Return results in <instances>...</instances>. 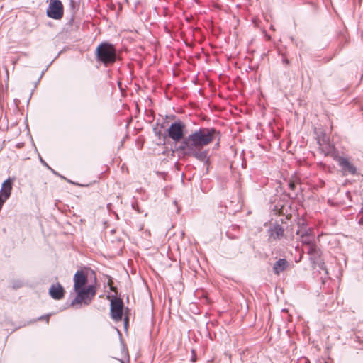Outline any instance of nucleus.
Returning a JSON list of instances; mask_svg holds the SVG:
<instances>
[{
	"instance_id": "b1692460",
	"label": "nucleus",
	"mask_w": 363,
	"mask_h": 363,
	"mask_svg": "<svg viewBox=\"0 0 363 363\" xmlns=\"http://www.w3.org/2000/svg\"><path fill=\"white\" fill-rule=\"evenodd\" d=\"M128 324V318L125 319V326L126 327Z\"/></svg>"
},
{
	"instance_id": "dca6fc26",
	"label": "nucleus",
	"mask_w": 363,
	"mask_h": 363,
	"mask_svg": "<svg viewBox=\"0 0 363 363\" xmlns=\"http://www.w3.org/2000/svg\"><path fill=\"white\" fill-rule=\"evenodd\" d=\"M313 264V267H315V266H318V267L322 269V270H324L327 272L326 271V267L325 266V264L324 262H321L320 261V259L318 260V263H316V264Z\"/></svg>"
},
{
	"instance_id": "c756f323",
	"label": "nucleus",
	"mask_w": 363,
	"mask_h": 363,
	"mask_svg": "<svg viewBox=\"0 0 363 363\" xmlns=\"http://www.w3.org/2000/svg\"><path fill=\"white\" fill-rule=\"evenodd\" d=\"M271 37L269 35L267 36V39L269 40Z\"/></svg>"
},
{
	"instance_id": "4468645a",
	"label": "nucleus",
	"mask_w": 363,
	"mask_h": 363,
	"mask_svg": "<svg viewBox=\"0 0 363 363\" xmlns=\"http://www.w3.org/2000/svg\"><path fill=\"white\" fill-rule=\"evenodd\" d=\"M79 4H80V0H69V9L72 11V16L70 19L71 23L74 21V15H75L76 12L79 9Z\"/></svg>"
},
{
	"instance_id": "a878e982",
	"label": "nucleus",
	"mask_w": 363,
	"mask_h": 363,
	"mask_svg": "<svg viewBox=\"0 0 363 363\" xmlns=\"http://www.w3.org/2000/svg\"><path fill=\"white\" fill-rule=\"evenodd\" d=\"M216 139H217V144H216V146H218V144H219V142H218V138H216ZM214 140H216V138H215Z\"/></svg>"
},
{
	"instance_id": "1a4fd4ad",
	"label": "nucleus",
	"mask_w": 363,
	"mask_h": 363,
	"mask_svg": "<svg viewBox=\"0 0 363 363\" xmlns=\"http://www.w3.org/2000/svg\"><path fill=\"white\" fill-rule=\"evenodd\" d=\"M50 296L55 300H60L65 296V290L59 283L52 284L49 289Z\"/></svg>"
},
{
	"instance_id": "7c9ffc66",
	"label": "nucleus",
	"mask_w": 363,
	"mask_h": 363,
	"mask_svg": "<svg viewBox=\"0 0 363 363\" xmlns=\"http://www.w3.org/2000/svg\"><path fill=\"white\" fill-rule=\"evenodd\" d=\"M49 322V320H48V316L47 317V323Z\"/></svg>"
},
{
	"instance_id": "f3484780",
	"label": "nucleus",
	"mask_w": 363,
	"mask_h": 363,
	"mask_svg": "<svg viewBox=\"0 0 363 363\" xmlns=\"http://www.w3.org/2000/svg\"><path fill=\"white\" fill-rule=\"evenodd\" d=\"M132 208L135 211H137L138 213H143V211L140 210V207H139V205L137 202H135V203H132Z\"/></svg>"
},
{
	"instance_id": "393cba45",
	"label": "nucleus",
	"mask_w": 363,
	"mask_h": 363,
	"mask_svg": "<svg viewBox=\"0 0 363 363\" xmlns=\"http://www.w3.org/2000/svg\"><path fill=\"white\" fill-rule=\"evenodd\" d=\"M317 363H327V362L325 361L319 360L317 362Z\"/></svg>"
},
{
	"instance_id": "aec40b11",
	"label": "nucleus",
	"mask_w": 363,
	"mask_h": 363,
	"mask_svg": "<svg viewBox=\"0 0 363 363\" xmlns=\"http://www.w3.org/2000/svg\"><path fill=\"white\" fill-rule=\"evenodd\" d=\"M21 286H22L21 282L17 281L16 283H13V287L14 289H18V288H20Z\"/></svg>"
},
{
	"instance_id": "39448f33",
	"label": "nucleus",
	"mask_w": 363,
	"mask_h": 363,
	"mask_svg": "<svg viewBox=\"0 0 363 363\" xmlns=\"http://www.w3.org/2000/svg\"><path fill=\"white\" fill-rule=\"evenodd\" d=\"M46 15L48 17L60 20L64 16V6L60 0H50L46 9Z\"/></svg>"
},
{
	"instance_id": "bb28decb",
	"label": "nucleus",
	"mask_w": 363,
	"mask_h": 363,
	"mask_svg": "<svg viewBox=\"0 0 363 363\" xmlns=\"http://www.w3.org/2000/svg\"><path fill=\"white\" fill-rule=\"evenodd\" d=\"M296 250L297 251H299V247H298V246H296Z\"/></svg>"
},
{
	"instance_id": "20e7f679",
	"label": "nucleus",
	"mask_w": 363,
	"mask_h": 363,
	"mask_svg": "<svg viewBox=\"0 0 363 363\" xmlns=\"http://www.w3.org/2000/svg\"><path fill=\"white\" fill-rule=\"evenodd\" d=\"M185 129V123L181 120H177L172 123L167 129V135L176 143L182 141L186 138L184 137Z\"/></svg>"
},
{
	"instance_id": "412c9836",
	"label": "nucleus",
	"mask_w": 363,
	"mask_h": 363,
	"mask_svg": "<svg viewBox=\"0 0 363 363\" xmlns=\"http://www.w3.org/2000/svg\"><path fill=\"white\" fill-rule=\"evenodd\" d=\"M40 162L45 166L48 169H50V167L46 163L45 161H44L41 157H40Z\"/></svg>"
},
{
	"instance_id": "9d476101",
	"label": "nucleus",
	"mask_w": 363,
	"mask_h": 363,
	"mask_svg": "<svg viewBox=\"0 0 363 363\" xmlns=\"http://www.w3.org/2000/svg\"><path fill=\"white\" fill-rule=\"evenodd\" d=\"M289 267V262L284 258L279 259L272 267L273 272L275 275H280L281 272L285 271Z\"/></svg>"
},
{
	"instance_id": "7ed1b4c3",
	"label": "nucleus",
	"mask_w": 363,
	"mask_h": 363,
	"mask_svg": "<svg viewBox=\"0 0 363 363\" xmlns=\"http://www.w3.org/2000/svg\"><path fill=\"white\" fill-rule=\"evenodd\" d=\"M97 60L105 66L113 64L116 60V50L113 44L101 43L96 50Z\"/></svg>"
},
{
	"instance_id": "f257e3e1",
	"label": "nucleus",
	"mask_w": 363,
	"mask_h": 363,
	"mask_svg": "<svg viewBox=\"0 0 363 363\" xmlns=\"http://www.w3.org/2000/svg\"><path fill=\"white\" fill-rule=\"evenodd\" d=\"M218 138L220 142V133L215 128H200L186 136L177 147L184 156L194 157L200 162L208 163V150H202L204 146L211 143Z\"/></svg>"
},
{
	"instance_id": "a211bd4d",
	"label": "nucleus",
	"mask_w": 363,
	"mask_h": 363,
	"mask_svg": "<svg viewBox=\"0 0 363 363\" xmlns=\"http://www.w3.org/2000/svg\"><path fill=\"white\" fill-rule=\"evenodd\" d=\"M6 200L7 199H4V196L0 194V211L1 210L2 206Z\"/></svg>"
},
{
	"instance_id": "2eb2a0df",
	"label": "nucleus",
	"mask_w": 363,
	"mask_h": 363,
	"mask_svg": "<svg viewBox=\"0 0 363 363\" xmlns=\"http://www.w3.org/2000/svg\"><path fill=\"white\" fill-rule=\"evenodd\" d=\"M311 228L308 227L306 221L303 218H300L298 221V229Z\"/></svg>"
},
{
	"instance_id": "5701e85b",
	"label": "nucleus",
	"mask_w": 363,
	"mask_h": 363,
	"mask_svg": "<svg viewBox=\"0 0 363 363\" xmlns=\"http://www.w3.org/2000/svg\"><path fill=\"white\" fill-rule=\"evenodd\" d=\"M50 169V170L53 174H57V173L54 169H52L51 167H50V169Z\"/></svg>"
},
{
	"instance_id": "4be33fe9",
	"label": "nucleus",
	"mask_w": 363,
	"mask_h": 363,
	"mask_svg": "<svg viewBox=\"0 0 363 363\" xmlns=\"http://www.w3.org/2000/svg\"><path fill=\"white\" fill-rule=\"evenodd\" d=\"M283 62H284V63H285V64H286V65L289 64V60H288V59H286V58H284V59H283Z\"/></svg>"
},
{
	"instance_id": "6ab92c4d",
	"label": "nucleus",
	"mask_w": 363,
	"mask_h": 363,
	"mask_svg": "<svg viewBox=\"0 0 363 363\" xmlns=\"http://www.w3.org/2000/svg\"><path fill=\"white\" fill-rule=\"evenodd\" d=\"M191 354H192V355H191V361L192 362H195L196 361V352L194 350H191Z\"/></svg>"
},
{
	"instance_id": "cd10ccee",
	"label": "nucleus",
	"mask_w": 363,
	"mask_h": 363,
	"mask_svg": "<svg viewBox=\"0 0 363 363\" xmlns=\"http://www.w3.org/2000/svg\"><path fill=\"white\" fill-rule=\"evenodd\" d=\"M362 222H363V220H360L359 221V223H362Z\"/></svg>"
},
{
	"instance_id": "f8f14e48",
	"label": "nucleus",
	"mask_w": 363,
	"mask_h": 363,
	"mask_svg": "<svg viewBox=\"0 0 363 363\" xmlns=\"http://www.w3.org/2000/svg\"><path fill=\"white\" fill-rule=\"evenodd\" d=\"M270 238L274 240H280L284 237V228L279 224L274 225L269 230Z\"/></svg>"
},
{
	"instance_id": "f03ea898",
	"label": "nucleus",
	"mask_w": 363,
	"mask_h": 363,
	"mask_svg": "<svg viewBox=\"0 0 363 363\" xmlns=\"http://www.w3.org/2000/svg\"><path fill=\"white\" fill-rule=\"evenodd\" d=\"M74 291L77 294L71 306L84 303L89 305L96 294V289L93 285L86 286L88 279L82 271H77L74 275Z\"/></svg>"
},
{
	"instance_id": "c85d7f7f",
	"label": "nucleus",
	"mask_w": 363,
	"mask_h": 363,
	"mask_svg": "<svg viewBox=\"0 0 363 363\" xmlns=\"http://www.w3.org/2000/svg\"><path fill=\"white\" fill-rule=\"evenodd\" d=\"M362 222H363V220H360L359 221V223H362Z\"/></svg>"
},
{
	"instance_id": "423d86ee",
	"label": "nucleus",
	"mask_w": 363,
	"mask_h": 363,
	"mask_svg": "<svg viewBox=\"0 0 363 363\" xmlns=\"http://www.w3.org/2000/svg\"><path fill=\"white\" fill-rule=\"evenodd\" d=\"M296 234L297 240L308 248L316 243L315 235L313 233V228L296 230Z\"/></svg>"
},
{
	"instance_id": "ddd939ff",
	"label": "nucleus",
	"mask_w": 363,
	"mask_h": 363,
	"mask_svg": "<svg viewBox=\"0 0 363 363\" xmlns=\"http://www.w3.org/2000/svg\"><path fill=\"white\" fill-rule=\"evenodd\" d=\"M13 185V180L8 178L2 184L1 189L0 190V194L4 196V199H9L11 194Z\"/></svg>"
},
{
	"instance_id": "6e6552de",
	"label": "nucleus",
	"mask_w": 363,
	"mask_h": 363,
	"mask_svg": "<svg viewBox=\"0 0 363 363\" xmlns=\"http://www.w3.org/2000/svg\"><path fill=\"white\" fill-rule=\"evenodd\" d=\"M338 165L341 167L342 174L355 175L357 174V167L346 157L338 156L336 157Z\"/></svg>"
},
{
	"instance_id": "0eeeda50",
	"label": "nucleus",
	"mask_w": 363,
	"mask_h": 363,
	"mask_svg": "<svg viewBox=\"0 0 363 363\" xmlns=\"http://www.w3.org/2000/svg\"><path fill=\"white\" fill-rule=\"evenodd\" d=\"M123 302L119 298H114L111 301V317L115 322L122 320Z\"/></svg>"
},
{
	"instance_id": "9b49d317",
	"label": "nucleus",
	"mask_w": 363,
	"mask_h": 363,
	"mask_svg": "<svg viewBox=\"0 0 363 363\" xmlns=\"http://www.w3.org/2000/svg\"><path fill=\"white\" fill-rule=\"evenodd\" d=\"M307 253L310 256V261L312 264L318 263L320 259V250L318 247L316 243L308 248Z\"/></svg>"
}]
</instances>
